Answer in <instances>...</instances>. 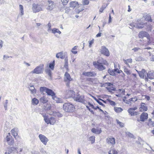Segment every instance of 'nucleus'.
<instances>
[{
	"mask_svg": "<svg viewBox=\"0 0 154 154\" xmlns=\"http://www.w3.org/2000/svg\"><path fill=\"white\" fill-rule=\"evenodd\" d=\"M63 108L64 111L67 112H70L75 109V106L72 104L66 103L63 105Z\"/></svg>",
	"mask_w": 154,
	"mask_h": 154,
	"instance_id": "f257e3e1",
	"label": "nucleus"
},
{
	"mask_svg": "<svg viewBox=\"0 0 154 154\" xmlns=\"http://www.w3.org/2000/svg\"><path fill=\"white\" fill-rule=\"evenodd\" d=\"M43 70L44 65L43 64H41L34 69L31 72V73L36 74H40L43 73Z\"/></svg>",
	"mask_w": 154,
	"mask_h": 154,
	"instance_id": "f03ea898",
	"label": "nucleus"
},
{
	"mask_svg": "<svg viewBox=\"0 0 154 154\" xmlns=\"http://www.w3.org/2000/svg\"><path fill=\"white\" fill-rule=\"evenodd\" d=\"M84 95H80L79 93H77L76 96L74 97V100L76 101L85 104V100L84 99Z\"/></svg>",
	"mask_w": 154,
	"mask_h": 154,
	"instance_id": "7ed1b4c3",
	"label": "nucleus"
},
{
	"mask_svg": "<svg viewBox=\"0 0 154 154\" xmlns=\"http://www.w3.org/2000/svg\"><path fill=\"white\" fill-rule=\"evenodd\" d=\"M138 36L139 38H143L144 37H146L148 39V43L149 44L150 43V36L148 33L145 31H141L139 32L138 34Z\"/></svg>",
	"mask_w": 154,
	"mask_h": 154,
	"instance_id": "20e7f679",
	"label": "nucleus"
},
{
	"mask_svg": "<svg viewBox=\"0 0 154 154\" xmlns=\"http://www.w3.org/2000/svg\"><path fill=\"white\" fill-rule=\"evenodd\" d=\"M5 139L8 144L10 145H12L14 143V140L11 135L10 133H8Z\"/></svg>",
	"mask_w": 154,
	"mask_h": 154,
	"instance_id": "39448f33",
	"label": "nucleus"
},
{
	"mask_svg": "<svg viewBox=\"0 0 154 154\" xmlns=\"http://www.w3.org/2000/svg\"><path fill=\"white\" fill-rule=\"evenodd\" d=\"M42 6L38 4H33L32 5V10L34 13H36L42 10Z\"/></svg>",
	"mask_w": 154,
	"mask_h": 154,
	"instance_id": "423d86ee",
	"label": "nucleus"
},
{
	"mask_svg": "<svg viewBox=\"0 0 154 154\" xmlns=\"http://www.w3.org/2000/svg\"><path fill=\"white\" fill-rule=\"evenodd\" d=\"M93 65L99 71H103L106 69V67L103 65L96 63V62H93Z\"/></svg>",
	"mask_w": 154,
	"mask_h": 154,
	"instance_id": "0eeeda50",
	"label": "nucleus"
},
{
	"mask_svg": "<svg viewBox=\"0 0 154 154\" xmlns=\"http://www.w3.org/2000/svg\"><path fill=\"white\" fill-rule=\"evenodd\" d=\"M148 118V114L146 112H143L140 116V119H137L138 122H144Z\"/></svg>",
	"mask_w": 154,
	"mask_h": 154,
	"instance_id": "6e6552de",
	"label": "nucleus"
},
{
	"mask_svg": "<svg viewBox=\"0 0 154 154\" xmlns=\"http://www.w3.org/2000/svg\"><path fill=\"white\" fill-rule=\"evenodd\" d=\"M106 143L109 145L113 146L115 143V140L114 138L112 137H109L106 139Z\"/></svg>",
	"mask_w": 154,
	"mask_h": 154,
	"instance_id": "1a4fd4ad",
	"label": "nucleus"
},
{
	"mask_svg": "<svg viewBox=\"0 0 154 154\" xmlns=\"http://www.w3.org/2000/svg\"><path fill=\"white\" fill-rule=\"evenodd\" d=\"M137 109V108L136 107L130 108L128 110V111L131 116H136L139 114L138 112L134 111L136 110Z\"/></svg>",
	"mask_w": 154,
	"mask_h": 154,
	"instance_id": "9d476101",
	"label": "nucleus"
},
{
	"mask_svg": "<svg viewBox=\"0 0 154 154\" xmlns=\"http://www.w3.org/2000/svg\"><path fill=\"white\" fill-rule=\"evenodd\" d=\"M145 24V23L139 22L137 21L135 25L133 23H131L130 24V25L132 27H136L137 28H142L144 27Z\"/></svg>",
	"mask_w": 154,
	"mask_h": 154,
	"instance_id": "9b49d317",
	"label": "nucleus"
},
{
	"mask_svg": "<svg viewBox=\"0 0 154 154\" xmlns=\"http://www.w3.org/2000/svg\"><path fill=\"white\" fill-rule=\"evenodd\" d=\"M38 137L44 145H46L48 140L45 136L42 134H40L38 136Z\"/></svg>",
	"mask_w": 154,
	"mask_h": 154,
	"instance_id": "f8f14e48",
	"label": "nucleus"
},
{
	"mask_svg": "<svg viewBox=\"0 0 154 154\" xmlns=\"http://www.w3.org/2000/svg\"><path fill=\"white\" fill-rule=\"evenodd\" d=\"M48 7H47V9L51 11L54 8H55V5L54 2L51 1H48Z\"/></svg>",
	"mask_w": 154,
	"mask_h": 154,
	"instance_id": "ddd939ff",
	"label": "nucleus"
},
{
	"mask_svg": "<svg viewBox=\"0 0 154 154\" xmlns=\"http://www.w3.org/2000/svg\"><path fill=\"white\" fill-rule=\"evenodd\" d=\"M101 52L102 54L106 56H109V52L108 50L104 46L102 47Z\"/></svg>",
	"mask_w": 154,
	"mask_h": 154,
	"instance_id": "4468645a",
	"label": "nucleus"
},
{
	"mask_svg": "<svg viewBox=\"0 0 154 154\" xmlns=\"http://www.w3.org/2000/svg\"><path fill=\"white\" fill-rule=\"evenodd\" d=\"M147 73V76L145 75V79L146 80H148V78L152 79H154V72H153L150 71Z\"/></svg>",
	"mask_w": 154,
	"mask_h": 154,
	"instance_id": "2eb2a0df",
	"label": "nucleus"
},
{
	"mask_svg": "<svg viewBox=\"0 0 154 154\" xmlns=\"http://www.w3.org/2000/svg\"><path fill=\"white\" fill-rule=\"evenodd\" d=\"M136 71L138 73L139 76L142 79H144L145 77V74L147 73L144 69H142L141 71H138L137 70H136Z\"/></svg>",
	"mask_w": 154,
	"mask_h": 154,
	"instance_id": "dca6fc26",
	"label": "nucleus"
},
{
	"mask_svg": "<svg viewBox=\"0 0 154 154\" xmlns=\"http://www.w3.org/2000/svg\"><path fill=\"white\" fill-rule=\"evenodd\" d=\"M96 63L100 64L106 65L107 66L109 65L107 62L102 57H99L97 61L96 62Z\"/></svg>",
	"mask_w": 154,
	"mask_h": 154,
	"instance_id": "f3484780",
	"label": "nucleus"
},
{
	"mask_svg": "<svg viewBox=\"0 0 154 154\" xmlns=\"http://www.w3.org/2000/svg\"><path fill=\"white\" fill-rule=\"evenodd\" d=\"M140 107L139 108L140 111L141 112L146 111L147 110V107L146 105L144 103H141Z\"/></svg>",
	"mask_w": 154,
	"mask_h": 154,
	"instance_id": "a211bd4d",
	"label": "nucleus"
},
{
	"mask_svg": "<svg viewBox=\"0 0 154 154\" xmlns=\"http://www.w3.org/2000/svg\"><path fill=\"white\" fill-rule=\"evenodd\" d=\"M82 74L88 76H95L96 75V74L93 72H85L83 73Z\"/></svg>",
	"mask_w": 154,
	"mask_h": 154,
	"instance_id": "6ab92c4d",
	"label": "nucleus"
},
{
	"mask_svg": "<svg viewBox=\"0 0 154 154\" xmlns=\"http://www.w3.org/2000/svg\"><path fill=\"white\" fill-rule=\"evenodd\" d=\"M72 79L70 77L69 74L67 72H66L64 75V81L66 82L68 81H71Z\"/></svg>",
	"mask_w": 154,
	"mask_h": 154,
	"instance_id": "aec40b11",
	"label": "nucleus"
},
{
	"mask_svg": "<svg viewBox=\"0 0 154 154\" xmlns=\"http://www.w3.org/2000/svg\"><path fill=\"white\" fill-rule=\"evenodd\" d=\"M70 6V8H72L73 9L75 7L78 5V2L76 1H72L70 2L69 3Z\"/></svg>",
	"mask_w": 154,
	"mask_h": 154,
	"instance_id": "412c9836",
	"label": "nucleus"
},
{
	"mask_svg": "<svg viewBox=\"0 0 154 154\" xmlns=\"http://www.w3.org/2000/svg\"><path fill=\"white\" fill-rule=\"evenodd\" d=\"M42 115L44 118V120L45 122L48 124H49V121L50 120V118H49L48 116L44 113L42 114Z\"/></svg>",
	"mask_w": 154,
	"mask_h": 154,
	"instance_id": "4be33fe9",
	"label": "nucleus"
},
{
	"mask_svg": "<svg viewBox=\"0 0 154 154\" xmlns=\"http://www.w3.org/2000/svg\"><path fill=\"white\" fill-rule=\"evenodd\" d=\"M91 131L94 133L97 134H100L102 132V131L101 129H95V128H93L91 130Z\"/></svg>",
	"mask_w": 154,
	"mask_h": 154,
	"instance_id": "5701e85b",
	"label": "nucleus"
},
{
	"mask_svg": "<svg viewBox=\"0 0 154 154\" xmlns=\"http://www.w3.org/2000/svg\"><path fill=\"white\" fill-rule=\"evenodd\" d=\"M46 93L48 95L51 96L52 97H54L55 95V94L52 90L48 88V89Z\"/></svg>",
	"mask_w": 154,
	"mask_h": 154,
	"instance_id": "b1692460",
	"label": "nucleus"
},
{
	"mask_svg": "<svg viewBox=\"0 0 154 154\" xmlns=\"http://www.w3.org/2000/svg\"><path fill=\"white\" fill-rule=\"evenodd\" d=\"M52 98L55 101H56L57 103H61L63 102V100L62 99L58 98L55 96L53 97Z\"/></svg>",
	"mask_w": 154,
	"mask_h": 154,
	"instance_id": "393cba45",
	"label": "nucleus"
},
{
	"mask_svg": "<svg viewBox=\"0 0 154 154\" xmlns=\"http://www.w3.org/2000/svg\"><path fill=\"white\" fill-rule=\"evenodd\" d=\"M29 91H31V93L33 94H34L36 93V90L35 89V88L33 86L31 85L29 87Z\"/></svg>",
	"mask_w": 154,
	"mask_h": 154,
	"instance_id": "a878e982",
	"label": "nucleus"
},
{
	"mask_svg": "<svg viewBox=\"0 0 154 154\" xmlns=\"http://www.w3.org/2000/svg\"><path fill=\"white\" fill-rule=\"evenodd\" d=\"M49 121V124L51 125H54L56 122V120L54 118L52 117L50 118V120Z\"/></svg>",
	"mask_w": 154,
	"mask_h": 154,
	"instance_id": "bb28decb",
	"label": "nucleus"
},
{
	"mask_svg": "<svg viewBox=\"0 0 154 154\" xmlns=\"http://www.w3.org/2000/svg\"><path fill=\"white\" fill-rule=\"evenodd\" d=\"M56 56L57 58H59L62 59L64 58V57L63 56V52H61L57 54Z\"/></svg>",
	"mask_w": 154,
	"mask_h": 154,
	"instance_id": "cd10ccee",
	"label": "nucleus"
},
{
	"mask_svg": "<svg viewBox=\"0 0 154 154\" xmlns=\"http://www.w3.org/2000/svg\"><path fill=\"white\" fill-rule=\"evenodd\" d=\"M148 125L149 126H154V118H152L151 119H150L148 123Z\"/></svg>",
	"mask_w": 154,
	"mask_h": 154,
	"instance_id": "c85d7f7f",
	"label": "nucleus"
},
{
	"mask_svg": "<svg viewBox=\"0 0 154 154\" xmlns=\"http://www.w3.org/2000/svg\"><path fill=\"white\" fill-rule=\"evenodd\" d=\"M39 100L41 102L44 103H46L48 102L47 99L45 97H43L40 98Z\"/></svg>",
	"mask_w": 154,
	"mask_h": 154,
	"instance_id": "c756f323",
	"label": "nucleus"
},
{
	"mask_svg": "<svg viewBox=\"0 0 154 154\" xmlns=\"http://www.w3.org/2000/svg\"><path fill=\"white\" fill-rule=\"evenodd\" d=\"M51 30L52 33L54 34L58 33L59 34H60L61 33V32L58 29L55 28Z\"/></svg>",
	"mask_w": 154,
	"mask_h": 154,
	"instance_id": "7c9ffc66",
	"label": "nucleus"
},
{
	"mask_svg": "<svg viewBox=\"0 0 154 154\" xmlns=\"http://www.w3.org/2000/svg\"><path fill=\"white\" fill-rule=\"evenodd\" d=\"M53 114L54 116L58 117H61L62 116V115L59 112H54Z\"/></svg>",
	"mask_w": 154,
	"mask_h": 154,
	"instance_id": "2f4dec72",
	"label": "nucleus"
},
{
	"mask_svg": "<svg viewBox=\"0 0 154 154\" xmlns=\"http://www.w3.org/2000/svg\"><path fill=\"white\" fill-rule=\"evenodd\" d=\"M109 154H118V152L114 149H112L109 152Z\"/></svg>",
	"mask_w": 154,
	"mask_h": 154,
	"instance_id": "473e14b6",
	"label": "nucleus"
},
{
	"mask_svg": "<svg viewBox=\"0 0 154 154\" xmlns=\"http://www.w3.org/2000/svg\"><path fill=\"white\" fill-rule=\"evenodd\" d=\"M38 100L36 98H34L32 99V103L33 105H36L38 103Z\"/></svg>",
	"mask_w": 154,
	"mask_h": 154,
	"instance_id": "72a5a7b5",
	"label": "nucleus"
},
{
	"mask_svg": "<svg viewBox=\"0 0 154 154\" xmlns=\"http://www.w3.org/2000/svg\"><path fill=\"white\" fill-rule=\"evenodd\" d=\"M45 72L50 77V78L51 79L52 77L51 70L50 69H48L45 70Z\"/></svg>",
	"mask_w": 154,
	"mask_h": 154,
	"instance_id": "f704fd0d",
	"label": "nucleus"
},
{
	"mask_svg": "<svg viewBox=\"0 0 154 154\" xmlns=\"http://www.w3.org/2000/svg\"><path fill=\"white\" fill-rule=\"evenodd\" d=\"M48 89V88L46 87H41L40 88V91L42 93H43L44 94V92H46Z\"/></svg>",
	"mask_w": 154,
	"mask_h": 154,
	"instance_id": "c9c22d12",
	"label": "nucleus"
},
{
	"mask_svg": "<svg viewBox=\"0 0 154 154\" xmlns=\"http://www.w3.org/2000/svg\"><path fill=\"white\" fill-rule=\"evenodd\" d=\"M11 131L12 135L14 137H15V136H16L17 135V132L15 131L14 128L12 129Z\"/></svg>",
	"mask_w": 154,
	"mask_h": 154,
	"instance_id": "e433bc0d",
	"label": "nucleus"
},
{
	"mask_svg": "<svg viewBox=\"0 0 154 154\" xmlns=\"http://www.w3.org/2000/svg\"><path fill=\"white\" fill-rule=\"evenodd\" d=\"M108 72L111 75H115V71L114 69H109L108 70Z\"/></svg>",
	"mask_w": 154,
	"mask_h": 154,
	"instance_id": "4c0bfd02",
	"label": "nucleus"
},
{
	"mask_svg": "<svg viewBox=\"0 0 154 154\" xmlns=\"http://www.w3.org/2000/svg\"><path fill=\"white\" fill-rule=\"evenodd\" d=\"M54 60L52 63H50L49 65V67L52 70H53L54 68Z\"/></svg>",
	"mask_w": 154,
	"mask_h": 154,
	"instance_id": "58836bf2",
	"label": "nucleus"
},
{
	"mask_svg": "<svg viewBox=\"0 0 154 154\" xmlns=\"http://www.w3.org/2000/svg\"><path fill=\"white\" fill-rule=\"evenodd\" d=\"M19 9L21 13V15H23L24 14L23 8V6L22 5H19Z\"/></svg>",
	"mask_w": 154,
	"mask_h": 154,
	"instance_id": "ea45409f",
	"label": "nucleus"
},
{
	"mask_svg": "<svg viewBox=\"0 0 154 154\" xmlns=\"http://www.w3.org/2000/svg\"><path fill=\"white\" fill-rule=\"evenodd\" d=\"M89 140L91 141L92 144L94 143L95 142V137L94 136H91L89 138Z\"/></svg>",
	"mask_w": 154,
	"mask_h": 154,
	"instance_id": "a19ab883",
	"label": "nucleus"
},
{
	"mask_svg": "<svg viewBox=\"0 0 154 154\" xmlns=\"http://www.w3.org/2000/svg\"><path fill=\"white\" fill-rule=\"evenodd\" d=\"M107 5H103L100 8L99 10V12H102L106 8V7L107 6Z\"/></svg>",
	"mask_w": 154,
	"mask_h": 154,
	"instance_id": "79ce46f5",
	"label": "nucleus"
},
{
	"mask_svg": "<svg viewBox=\"0 0 154 154\" xmlns=\"http://www.w3.org/2000/svg\"><path fill=\"white\" fill-rule=\"evenodd\" d=\"M124 72H125L127 75H129L131 74L130 71L126 68L125 67H124Z\"/></svg>",
	"mask_w": 154,
	"mask_h": 154,
	"instance_id": "37998d69",
	"label": "nucleus"
},
{
	"mask_svg": "<svg viewBox=\"0 0 154 154\" xmlns=\"http://www.w3.org/2000/svg\"><path fill=\"white\" fill-rule=\"evenodd\" d=\"M114 110L116 112H122V108L119 107L115 108Z\"/></svg>",
	"mask_w": 154,
	"mask_h": 154,
	"instance_id": "c03bdc74",
	"label": "nucleus"
},
{
	"mask_svg": "<svg viewBox=\"0 0 154 154\" xmlns=\"http://www.w3.org/2000/svg\"><path fill=\"white\" fill-rule=\"evenodd\" d=\"M70 8L69 7H68L66 8L65 9V12L66 13L69 14L72 12V10L70 9Z\"/></svg>",
	"mask_w": 154,
	"mask_h": 154,
	"instance_id": "a18cd8bd",
	"label": "nucleus"
},
{
	"mask_svg": "<svg viewBox=\"0 0 154 154\" xmlns=\"http://www.w3.org/2000/svg\"><path fill=\"white\" fill-rule=\"evenodd\" d=\"M132 75L133 76V80L134 82H136V81H138V78L137 77V75L133 73L132 74Z\"/></svg>",
	"mask_w": 154,
	"mask_h": 154,
	"instance_id": "49530a36",
	"label": "nucleus"
},
{
	"mask_svg": "<svg viewBox=\"0 0 154 154\" xmlns=\"http://www.w3.org/2000/svg\"><path fill=\"white\" fill-rule=\"evenodd\" d=\"M89 3V1L88 0H83L82 4L83 5H87Z\"/></svg>",
	"mask_w": 154,
	"mask_h": 154,
	"instance_id": "de8ad7c7",
	"label": "nucleus"
},
{
	"mask_svg": "<svg viewBox=\"0 0 154 154\" xmlns=\"http://www.w3.org/2000/svg\"><path fill=\"white\" fill-rule=\"evenodd\" d=\"M8 100H6L4 104V107L5 110H7V106H8Z\"/></svg>",
	"mask_w": 154,
	"mask_h": 154,
	"instance_id": "09e8293b",
	"label": "nucleus"
},
{
	"mask_svg": "<svg viewBox=\"0 0 154 154\" xmlns=\"http://www.w3.org/2000/svg\"><path fill=\"white\" fill-rule=\"evenodd\" d=\"M117 123L119 125V126L122 127H124V124L122 122H119L118 120H116Z\"/></svg>",
	"mask_w": 154,
	"mask_h": 154,
	"instance_id": "8fccbe9b",
	"label": "nucleus"
},
{
	"mask_svg": "<svg viewBox=\"0 0 154 154\" xmlns=\"http://www.w3.org/2000/svg\"><path fill=\"white\" fill-rule=\"evenodd\" d=\"M63 5H66L68 2L69 0H61Z\"/></svg>",
	"mask_w": 154,
	"mask_h": 154,
	"instance_id": "3c124183",
	"label": "nucleus"
},
{
	"mask_svg": "<svg viewBox=\"0 0 154 154\" xmlns=\"http://www.w3.org/2000/svg\"><path fill=\"white\" fill-rule=\"evenodd\" d=\"M107 90L109 92L111 91H115V89L113 87H108L106 88Z\"/></svg>",
	"mask_w": 154,
	"mask_h": 154,
	"instance_id": "603ef678",
	"label": "nucleus"
},
{
	"mask_svg": "<svg viewBox=\"0 0 154 154\" xmlns=\"http://www.w3.org/2000/svg\"><path fill=\"white\" fill-rule=\"evenodd\" d=\"M108 100L111 105L113 106H115V105L116 103L114 101H112L109 99H108Z\"/></svg>",
	"mask_w": 154,
	"mask_h": 154,
	"instance_id": "864d4df0",
	"label": "nucleus"
},
{
	"mask_svg": "<svg viewBox=\"0 0 154 154\" xmlns=\"http://www.w3.org/2000/svg\"><path fill=\"white\" fill-rule=\"evenodd\" d=\"M140 49V48H135L132 49V50H133L134 51V52H136L137 51H139Z\"/></svg>",
	"mask_w": 154,
	"mask_h": 154,
	"instance_id": "5fc2aeb1",
	"label": "nucleus"
},
{
	"mask_svg": "<svg viewBox=\"0 0 154 154\" xmlns=\"http://www.w3.org/2000/svg\"><path fill=\"white\" fill-rule=\"evenodd\" d=\"M48 31H49L50 30H51V23H49L48 24Z\"/></svg>",
	"mask_w": 154,
	"mask_h": 154,
	"instance_id": "6e6d98bb",
	"label": "nucleus"
},
{
	"mask_svg": "<svg viewBox=\"0 0 154 154\" xmlns=\"http://www.w3.org/2000/svg\"><path fill=\"white\" fill-rule=\"evenodd\" d=\"M94 39H93L91 41H89V46L90 48L91 47V45L93 44V43H94Z\"/></svg>",
	"mask_w": 154,
	"mask_h": 154,
	"instance_id": "4d7b16f0",
	"label": "nucleus"
},
{
	"mask_svg": "<svg viewBox=\"0 0 154 154\" xmlns=\"http://www.w3.org/2000/svg\"><path fill=\"white\" fill-rule=\"evenodd\" d=\"M115 69H114L115 72H116L118 73H119V70L118 68H116L115 65H114Z\"/></svg>",
	"mask_w": 154,
	"mask_h": 154,
	"instance_id": "13d9d810",
	"label": "nucleus"
},
{
	"mask_svg": "<svg viewBox=\"0 0 154 154\" xmlns=\"http://www.w3.org/2000/svg\"><path fill=\"white\" fill-rule=\"evenodd\" d=\"M111 22H112V18L111 17L110 14L109 15V21H108V23H111Z\"/></svg>",
	"mask_w": 154,
	"mask_h": 154,
	"instance_id": "bf43d9fd",
	"label": "nucleus"
},
{
	"mask_svg": "<svg viewBox=\"0 0 154 154\" xmlns=\"http://www.w3.org/2000/svg\"><path fill=\"white\" fill-rule=\"evenodd\" d=\"M97 102L100 105H101L103 106H105V105L103 104L99 100H97Z\"/></svg>",
	"mask_w": 154,
	"mask_h": 154,
	"instance_id": "052dcab7",
	"label": "nucleus"
},
{
	"mask_svg": "<svg viewBox=\"0 0 154 154\" xmlns=\"http://www.w3.org/2000/svg\"><path fill=\"white\" fill-rule=\"evenodd\" d=\"M118 91L119 92H121L122 93H124L125 92V90L124 89H119Z\"/></svg>",
	"mask_w": 154,
	"mask_h": 154,
	"instance_id": "680f3d73",
	"label": "nucleus"
},
{
	"mask_svg": "<svg viewBox=\"0 0 154 154\" xmlns=\"http://www.w3.org/2000/svg\"><path fill=\"white\" fill-rule=\"evenodd\" d=\"M3 42L2 40L0 41V49L3 46Z\"/></svg>",
	"mask_w": 154,
	"mask_h": 154,
	"instance_id": "e2e57ef3",
	"label": "nucleus"
},
{
	"mask_svg": "<svg viewBox=\"0 0 154 154\" xmlns=\"http://www.w3.org/2000/svg\"><path fill=\"white\" fill-rule=\"evenodd\" d=\"M142 60V57H139L136 59V61H140Z\"/></svg>",
	"mask_w": 154,
	"mask_h": 154,
	"instance_id": "0e129e2a",
	"label": "nucleus"
},
{
	"mask_svg": "<svg viewBox=\"0 0 154 154\" xmlns=\"http://www.w3.org/2000/svg\"><path fill=\"white\" fill-rule=\"evenodd\" d=\"M128 62L131 63L132 62V60L131 58H130L127 60Z\"/></svg>",
	"mask_w": 154,
	"mask_h": 154,
	"instance_id": "69168bd1",
	"label": "nucleus"
},
{
	"mask_svg": "<svg viewBox=\"0 0 154 154\" xmlns=\"http://www.w3.org/2000/svg\"><path fill=\"white\" fill-rule=\"evenodd\" d=\"M68 92L70 94H74V93H75V92L73 91H71V90L68 91Z\"/></svg>",
	"mask_w": 154,
	"mask_h": 154,
	"instance_id": "338daca9",
	"label": "nucleus"
},
{
	"mask_svg": "<svg viewBox=\"0 0 154 154\" xmlns=\"http://www.w3.org/2000/svg\"><path fill=\"white\" fill-rule=\"evenodd\" d=\"M128 135L129 137H133V135L132 134H131L129 133H128Z\"/></svg>",
	"mask_w": 154,
	"mask_h": 154,
	"instance_id": "774afa93",
	"label": "nucleus"
}]
</instances>
